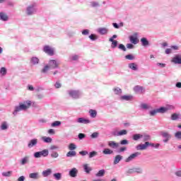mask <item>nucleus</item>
I'll return each mask as SVG.
<instances>
[{
  "instance_id": "nucleus-1",
  "label": "nucleus",
  "mask_w": 181,
  "mask_h": 181,
  "mask_svg": "<svg viewBox=\"0 0 181 181\" xmlns=\"http://www.w3.org/2000/svg\"><path fill=\"white\" fill-rule=\"evenodd\" d=\"M148 146H151L152 148H155L156 149H158L159 146H160V144H153L149 141H146L144 144H141L136 146V151H145Z\"/></svg>"
},
{
  "instance_id": "nucleus-2",
  "label": "nucleus",
  "mask_w": 181,
  "mask_h": 181,
  "mask_svg": "<svg viewBox=\"0 0 181 181\" xmlns=\"http://www.w3.org/2000/svg\"><path fill=\"white\" fill-rule=\"evenodd\" d=\"M37 12V4L36 3H32L31 4L28 5L26 7L25 9V14L28 16H32L35 15Z\"/></svg>"
},
{
  "instance_id": "nucleus-3",
  "label": "nucleus",
  "mask_w": 181,
  "mask_h": 181,
  "mask_svg": "<svg viewBox=\"0 0 181 181\" xmlns=\"http://www.w3.org/2000/svg\"><path fill=\"white\" fill-rule=\"evenodd\" d=\"M26 105H24L23 103H19V105H16L14 107V111L13 112V115L16 117V115H18V112H21V111H26Z\"/></svg>"
},
{
  "instance_id": "nucleus-4",
  "label": "nucleus",
  "mask_w": 181,
  "mask_h": 181,
  "mask_svg": "<svg viewBox=\"0 0 181 181\" xmlns=\"http://www.w3.org/2000/svg\"><path fill=\"white\" fill-rule=\"evenodd\" d=\"M66 93L69 94V97H71V98H74V100L80 98V95H81V93H80L79 90H69Z\"/></svg>"
},
{
  "instance_id": "nucleus-5",
  "label": "nucleus",
  "mask_w": 181,
  "mask_h": 181,
  "mask_svg": "<svg viewBox=\"0 0 181 181\" xmlns=\"http://www.w3.org/2000/svg\"><path fill=\"white\" fill-rule=\"evenodd\" d=\"M33 156L34 158H42V156H43L44 158H46V156H49V150L44 149L41 151H37L34 153Z\"/></svg>"
},
{
  "instance_id": "nucleus-6",
  "label": "nucleus",
  "mask_w": 181,
  "mask_h": 181,
  "mask_svg": "<svg viewBox=\"0 0 181 181\" xmlns=\"http://www.w3.org/2000/svg\"><path fill=\"white\" fill-rule=\"evenodd\" d=\"M160 135L163 138H164V139L163 140V142H164L165 144H167V142H169V141H170V139H172V134H170L168 132L162 131L160 132Z\"/></svg>"
},
{
  "instance_id": "nucleus-7",
  "label": "nucleus",
  "mask_w": 181,
  "mask_h": 181,
  "mask_svg": "<svg viewBox=\"0 0 181 181\" xmlns=\"http://www.w3.org/2000/svg\"><path fill=\"white\" fill-rule=\"evenodd\" d=\"M129 175H132L133 173H138L139 175H142L144 173V170L139 167L130 168L127 171Z\"/></svg>"
},
{
  "instance_id": "nucleus-8",
  "label": "nucleus",
  "mask_w": 181,
  "mask_h": 181,
  "mask_svg": "<svg viewBox=\"0 0 181 181\" xmlns=\"http://www.w3.org/2000/svg\"><path fill=\"white\" fill-rule=\"evenodd\" d=\"M43 52L48 54V56H54V50L53 48L50 47L49 45H45L43 47Z\"/></svg>"
},
{
  "instance_id": "nucleus-9",
  "label": "nucleus",
  "mask_w": 181,
  "mask_h": 181,
  "mask_svg": "<svg viewBox=\"0 0 181 181\" xmlns=\"http://www.w3.org/2000/svg\"><path fill=\"white\" fill-rule=\"evenodd\" d=\"M60 63L54 59H50L48 62V65L51 69H59Z\"/></svg>"
},
{
  "instance_id": "nucleus-10",
  "label": "nucleus",
  "mask_w": 181,
  "mask_h": 181,
  "mask_svg": "<svg viewBox=\"0 0 181 181\" xmlns=\"http://www.w3.org/2000/svg\"><path fill=\"white\" fill-rule=\"evenodd\" d=\"M141 156L140 152H135L132 154H131L127 158L125 159V162L129 163L132 162V160H134V159H136L138 156Z\"/></svg>"
},
{
  "instance_id": "nucleus-11",
  "label": "nucleus",
  "mask_w": 181,
  "mask_h": 181,
  "mask_svg": "<svg viewBox=\"0 0 181 181\" xmlns=\"http://www.w3.org/2000/svg\"><path fill=\"white\" fill-rule=\"evenodd\" d=\"M148 114H149L150 117H155V115H156V114H163V112L162 110V107H160L159 108H156V109L149 111Z\"/></svg>"
},
{
  "instance_id": "nucleus-12",
  "label": "nucleus",
  "mask_w": 181,
  "mask_h": 181,
  "mask_svg": "<svg viewBox=\"0 0 181 181\" xmlns=\"http://www.w3.org/2000/svg\"><path fill=\"white\" fill-rule=\"evenodd\" d=\"M129 40L133 45H138L139 42V40H138V33H135L133 35H130Z\"/></svg>"
},
{
  "instance_id": "nucleus-13",
  "label": "nucleus",
  "mask_w": 181,
  "mask_h": 181,
  "mask_svg": "<svg viewBox=\"0 0 181 181\" xmlns=\"http://www.w3.org/2000/svg\"><path fill=\"white\" fill-rule=\"evenodd\" d=\"M76 122L78 124H91V120H90L89 119H86L84 117H78L76 119Z\"/></svg>"
},
{
  "instance_id": "nucleus-14",
  "label": "nucleus",
  "mask_w": 181,
  "mask_h": 181,
  "mask_svg": "<svg viewBox=\"0 0 181 181\" xmlns=\"http://www.w3.org/2000/svg\"><path fill=\"white\" fill-rule=\"evenodd\" d=\"M161 110L163 111V114H166L167 112L175 110V106L172 105H166L165 107H161Z\"/></svg>"
},
{
  "instance_id": "nucleus-15",
  "label": "nucleus",
  "mask_w": 181,
  "mask_h": 181,
  "mask_svg": "<svg viewBox=\"0 0 181 181\" xmlns=\"http://www.w3.org/2000/svg\"><path fill=\"white\" fill-rule=\"evenodd\" d=\"M78 173V170L76 168H73L69 172V175L71 177H77V175Z\"/></svg>"
},
{
  "instance_id": "nucleus-16",
  "label": "nucleus",
  "mask_w": 181,
  "mask_h": 181,
  "mask_svg": "<svg viewBox=\"0 0 181 181\" xmlns=\"http://www.w3.org/2000/svg\"><path fill=\"white\" fill-rule=\"evenodd\" d=\"M134 91L135 93H138L139 94H142L145 91V89L144 88V86H135L134 87Z\"/></svg>"
},
{
  "instance_id": "nucleus-17",
  "label": "nucleus",
  "mask_w": 181,
  "mask_h": 181,
  "mask_svg": "<svg viewBox=\"0 0 181 181\" xmlns=\"http://www.w3.org/2000/svg\"><path fill=\"white\" fill-rule=\"evenodd\" d=\"M173 63H175V64H181V54H177L175 55L173 59Z\"/></svg>"
},
{
  "instance_id": "nucleus-18",
  "label": "nucleus",
  "mask_w": 181,
  "mask_h": 181,
  "mask_svg": "<svg viewBox=\"0 0 181 181\" xmlns=\"http://www.w3.org/2000/svg\"><path fill=\"white\" fill-rule=\"evenodd\" d=\"M37 139H33L30 140V141L28 144V148H33L34 146H36L37 145Z\"/></svg>"
},
{
  "instance_id": "nucleus-19",
  "label": "nucleus",
  "mask_w": 181,
  "mask_h": 181,
  "mask_svg": "<svg viewBox=\"0 0 181 181\" xmlns=\"http://www.w3.org/2000/svg\"><path fill=\"white\" fill-rule=\"evenodd\" d=\"M108 146H110V148H112V149H117V148L119 146V144L114 141H108Z\"/></svg>"
},
{
  "instance_id": "nucleus-20",
  "label": "nucleus",
  "mask_w": 181,
  "mask_h": 181,
  "mask_svg": "<svg viewBox=\"0 0 181 181\" xmlns=\"http://www.w3.org/2000/svg\"><path fill=\"white\" fill-rule=\"evenodd\" d=\"M9 20V17L4 12H0V21L3 22H6Z\"/></svg>"
},
{
  "instance_id": "nucleus-21",
  "label": "nucleus",
  "mask_w": 181,
  "mask_h": 181,
  "mask_svg": "<svg viewBox=\"0 0 181 181\" xmlns=\"http://www.w3.org/2000/svg\"><path fill=\"white\" fill-rule=\"evenodd\" d=\"M123 156H121V155H117L115 157V159H114V161H113V165H118V163L119 162H121L123 159Z\"/></svg>"
},
{
  "instance_id": "nucleus-22",
  "label": "nucleus",
  "mask_w": 181,
  "mask_h": 181,
  "mask_svg": "<svg viewBox=\"0 0 181 181\" xmlns=\"http://www.w3.org/2000/svg\"><path fill=\"white\" fill-rule=\"evenodd\" d=\"M79 59H80V56L76 54H72L69 57V62H77V60H78Z\"/></svg>"
},
{
  "instance_id": "nucleus-23",
  "label": "nucleus",
  "mask_w": 181,
  "mask_h": 181,
  "mask_svg": "<svg viewBox=\"0 0 181 181\" xmlns=\"http://www.w3.org/2000/svg\"><path fill=\"white\" fill-rule=\"evenodd\" d=\"M140 42L141 43V45L144 47H148V46H149V40H148V38L146 37H142L140 40Z\"/></svg>"
},
{
  "instance_id": "nucleus-24",
  "label": "nucleus",
  "mask_w": 181,
  "mask_h": 181,
  "mask_svg": "<svg viewBox=\"0 0 181 181\" xmlns=\"http://www.w3.org/2000/svg\"><path fill=\"white\" fill-rule=\"evenodd\" d=\"M108 28H99L98 29V33L102 35H107V33H108Z\"/></svg>"
},
{
  "instance_id": "nucleus-25",
  "label": "nucleus",
  "mask_w": 181,
  "mask_h": 181,
  "mask_svg": "<svg viewBox=\"0 0 181 181\" xmlns=\"http://www.w3.org/2000/svg\"><path fill=\"white\" fill-rule=\"evenodd\" d=\"M52 170L51 168H48L44 171H42V175L44 177H47V176H50V175L52 173Z\"/></svg>"
},
{
  "instance_id": "nucleus-26",
  "label": "nucleus",
  "mask_w": 181,
  "mask_h": 181,
  "mask_svg": "<svg viewBox=\"0 0 181 181\" xmlns=\"http://www.w3.org/2000/svg\"><path fill=\"white\" fill-rule=\"evenodd\" d=\"M128 67L129 69H130L131 70H133L134 71H137L138 70V65L134 62H132L129 64Z\"/></svg>"
},
{
  "instance_id": "nucleus-27",
  "label": "nucleus",
  "mask_w": 181,
  "mask_h": 181,
  "mask_svg": "<svg viewBox=\"0 0 181 181\" xmlns=\"http://www.w3.org/2000/svg\"><path fill=\"white\" fill-rule=\"evenodd\" d=\"M26 163H29V156H25L20 160V165L21 166L26 165Z\"/></svg>"
},
{
  "instance_id": "nucleus-28",
  "label": "nucleus",
  "mask_w": 181,
  "mask_h": 181,
  "mask_svg": "<svg viewBox=\"0 0 181 181\" xmlns=\"http://www.w3.org/2000/svg\"><path fill=\"white\" fill-rule=\"evenodd\" d=\"M112 91L115 93V95H121L122 94V89L119 87L113 88Z\"/></svg>"
},
{
  "instance_id": "nucleus-29",
  "label": "nucleus",
  "mask_w": 181,
  "mask_h": 181,
  "mask_svg": "<svg viewBox=\"0 0 181 181\" xmlns=\"http://www.w3.org/2000/svg\"><path fill=\"white\" fill-rule=\"evenodd\" d=\"M30 179H34L35 180L40 179V175H39V173H32L29 175Z\"/></svg>"
},
{
  "instance_id": "nucleus-30",
  "label": "nucleus",
  "mask_w": 181,
  "mask_h": 181,
  "mask_svg": "<svg viewBox=\"0 0 181 181\" xmlns=\"http://www.w3.org/2000/svg\"><path fill=\"white\" fill-rule=\"evenodd\" d=\"M143 137H144V135L141 134H134L132 136V139L133 141H139V139H142Z\"/></svg>"
},
{
  "instance_id": "nucleus-31",
  "label": "nucleus",
  "mask_w": 181,
  "mask_h": 181,
  "mask_svg": "<svg viewBox=\"0 0 181 181\" xmlns=\"http://www.w3.org/2000/svg\"><path fill=\"white\" fill-rule=\"evenodd\" d=\"M132 98H134V96L131 95H125L120 97V99L124 101H131Z\"/></svg>"
},
{
  "instance_id": "nucleus-32",
  "label": "nucleus",
  "mask_w": 181,
  "mask_h": 181,
  "mask_svg": "<svg viewBox=\"0 0 181 181\" xmlns=\"http://www.w3.org/2000/svg\"><path fill=\"white\" fill-rule=\"evenodd\" d=\"M77 152L76 151H72L70 150L67 153H66V158H73L74 156H76Z\"/></svg>"
},
{
  "instance_id": "nucleus-33",
  "label": "nucleus",
  "mask_w": 181,
  "mask_h": 181,
  "mask_svg": "<svg viewBox=\"0 0 181 181\" xmlns=\"http://www.w3.org/2000/svg\"><path fill=\"white\" fill-rule=\"evenodd\" d=\"M39 62H40L39 58L36 57H33L30 59V63L34 66H36V64H39Z\"/></svg>"
},
{
  "instance_id": "nucleus-34",
  "label": "nucleus",
  "mask_w": 181,
  "mask_h": 181,
  "mask_svg": "<svg viewBox=\"0 0 181 181\" xmlns=\"http://www.w3.org/2000/svg\"><path fill=\"white\" fill-rule=\"evenodd\" d=\"M42 141H43V142H45V144H52V141H53V139H52L51 137H47V136H42L41 138Z\"/></svg>"
},
{
  "instance_id": "nucleus-35",
  "label": "nucleus",
  "mask_w": 181,
  "mask_h": 181,
  "mask_svg": "<svg viewBox=\"0 0 181 181\" xmlns=\"http://www.w3.org/2000/svg\"><path fill=\"white\" fill-rule=\"evenodd\" d=\"M83 170L86 173L88 174L91 170H93V168L91 167L88 166V164H84L83 165Z\"/></svg>"
},
{
  "instance_id": "nucleus-36",
  "label": "nucleus",
  "mask_w": 181,
  "mask_h": 181,
  "mask_svg": "<svg viewBox=\"0 0 181 181\" xmlns=\"http://www.w3.org/2000/svg\"><path fill=\"white\" fill-rule=\"evenodd\" d=\"M12 173H13V172L10 170L7 172H3L1 175L3 177H11V176H12Z\"/></svg>"
},
{
  "instance_id": "nucleus-37",
  "label": "nucleus",
  "mask_w": 181,
  "mask_h": 181,
  "mask_svg": "<svg viewBox=\"0 0 181 181\" xmlns=\"http://www.w3.org/2000/svg\"><path fill=\"white\" fill-rule=\"evenodd\" d=\"M89 114L91 118H95L97 117V110L90 109L89 110Z\"/></svg>"
},
{
  "instance_id": "nucleus-38",
  "label": "nucleus",
  "mask_w": 181,
  "mask_h": 181,
  "mask_svg": "<svg viewBox=\"0 0 181 181\" xmlns=\"http://www.w3.org/2000/svg\"><path fill=\"white\" fill-rule=\"evenodd\" d=\"M0 129L1 131H6V129H8V122H3L0 126Z\"/></svg>"
},
{
  "instance_id": "nucleus-39",
  "label": "nucleus",
  "mask_w": 181,
  "mask_h": 181,
  "mask_svg": "<svg viewBox=\"0 0 181 181\" xmlns=\"http://www.w3.org/2000/svg\"><path fill=\"white\" fill-rule=\"evenodd\" d=\"M105 175V170H100L98 173L95 174L96 177H103Z\"/></svg>"
},
{
  "instance_id": "nucleus-40",
  "label": "nucleus",
  "mask_w": 181,
  "mask_h": 181,
  "mask_svg": "<svg viewBox=\"0 0 181 181\" xmlns=\"http://www.w3.org/2000/svg\"><path fill=\"white\" fill-rule=\"evenodd\" d=\"M180 115H179L177 113L172 114L171 116H170L171 121H177V119H179Z\"/></svg>"
},
{
  "instance_id": "nucleus-41",
  "label": "nucleus",
  "mask_w": 181,
  "mask_h": 181,
  "mask_svg": "<svg viewBox=\"0 0 181 181\" xmlns=\"http://www.w3.org/2000/svg\"><path fill=\"white\" fill-rule=\"evenodd\" d=\"M112 153H114V151L110 148H105L103 151V155H112Z\"/></svg>"
},
{
  "instance_id": "nucleus-42",
  "label": "nucleus",
  "mask_w": 181,
  "mask_h": 181,
  "mask_svg": "<svg viewBox=\"0 0 181 181\" xmlns=\"http://www.w3.org/2000/svg\"><path fill=\"white\" fill-rule=\"evenodd\" d=\"M50 66H49V64L45 65L43 69L41 70V73H42L43 74H46V73H47L48 71L50 70Z\"/></svg>"
},
{
  "instance_id": "nucleus-43",
  "label": "nucleus",
  "mask_w": 181,
  "mask_h": 181,
  "mask_svg": "<svg viewBox=\"0 0 181 181\" xmlns=\"http://www.w3.org/2000/svg\"><path fill=\"white\" fill-rule=\"evenodd\" d=\"M53 177H54L55 180H62V173H54Z\"/></svg>"
},
{
  "instance_id": "nucleus-44",
  "label": "nucleus",
  "mask_w": 181,
  "mask_h": 181,
  "mask_svg": "<svg viewBox=\"0 0 181 181\" xmlns=\"http://www.w3.org/2000/svg\"><path fill=\"white\" fill-rule=\"evenodd\" d=\"M68 149H69V151H75V149H77V146L74 143H71L68 146Z\"/></svg>"
},
{
  "instance_id": "nucleus-45",
  "label": "nucleus",
  "mask_w": 181,
  "mask_h": 181,
  "mask_svg": "<svg viewBox=\"0 0 181 181\" xmlns=\"http://www.w3.org/2000/svg\"><path fill=\"white\" fill-rule=\"evenodd\" d=\"M60 125H62V122L60 121H54L51 124V127H52V128H56V127H60Z\"/></svg>"
},
{
  "instance_id": "nucleus-46",
  "label": "nucleus",
  "mask_w": 181,
  "mask_h": 181,
  "mask_svg": "<svg viewBox=\"0 0 181 181\" xmlns=\"http://www.w3.org/2000/svg\"><path fill=\"white\" fill-rule=\"evenodd\" d=\"M7 70L5 67H1L0 69V74L1 77H4V76H6Z\"/></svg>"
},
{
  "instance_id": "nucleus-47",
  "label": "nucleus",
  "mask_w": 181,
  "mask_h": 181,
  "mask_svg": "<svg viewBox=\"0 0 181 181\" xmlns=\"http://www.w3.org/2000/svg\"><path fill=\"white\" fill-rule=\"evenodd\" d=\"M140 108H141V110H149V108H151V106L146 103H141L140 105Z\"/></svg>"
},
{
  "instance_id": "nucleus-48",
  "label": "nucleus",
  "mask_w": 181,
  "mask_h": 181,
  "mask_svg": "<svg viewBox=\"0 0 181 181\" xmlns=\"http://www.w3.org/2000/svg\"><path fill=\"white\" fill-rule=\"evenodd\" d=\"M90 6L91 8H98L100 6V3L98 1H91Z\"/></svg>"
},
{
  "instance_id": "nucleus-49",
  "label": "nucleus",
  "mask_w": 181,
  "mask_h": 181,
  "mask_svg": "<svg viewBox=\"0 0 181 181\" xmlns=\"http://www.w3.org/2000/svg\"><path fill=\"white\" fill-rule=\"evenodd\" d=\"M110 42H112V44H111L112 49H115V47H117V46H118V41L110 40Z\"/></svg>"
},
{
  "instance_id": "nucleus-50",
  "label": "nucleus",
  "mask_w": 181,
  "mask_h": 181,
  "mask_svg": "<svg viewBox=\"0 0 181 181\" xmlns=\"http://www.w3.org/2000/svg\"><path fill=\"white\" fill-rule=\"evenodd\" d=\"M59 156V153L57 151H52L50 153V157L52 158H56Z\"/></svg>"
},
{
  "instance_id": "nucleus-51",
  "label": "nucleus",
  "mask_w": 181,
  "mask_h": 181,
  "mask_svg": "<svg viewBox=\"0 0 181 181\" xmlns=\"http://www.w3.org/2000/svg\"><path fill=\"white\" fill-rule=\"evenodd\" d=\"M143 141L144 142H148V141H151V136L148 134L143 135Z\"/></svg>"
},
{
  "instance_id": "nucleus-52",
  "label": "nucleus",
  "mask_w": 181,
  "mask_h": 181,
  "mask_svg": "<svg viewBox=\"0 0 181 181\" xmlns=\"http://www.w3.org/2000/svg\"><path fill=\"white\" fill-rule=\"evenodd\" d=\"M124 57L127 60H135V57L133 56L132 54H129L126 55Z\"/></svg>"
},
{
  "instance_id": "nucleus-53",
  "label": "nucleus",
  "mask_w": 181,
  "mask_h": 181,
  "mask_svg": "<svg viewBox=\"0 0 181 181\" xmlns=\"http://www.w3.org/2000/svg\"><path fill=\"white\" fill-rule=\"evenodd\" d=\"M127 134H128V131H127V129L119 131V136H123V135H127Z\"/></svg>"
},
{
  "instance_id": "nucleus-54",
  "label": "nucleus",
  "mask_w": 181,
  "mask_h": 181,
  "mask_svg": "<svg viewBox=\"0 0 181 181\" xmlns=\"http://www.w3.org/2000/svg\"><path fill=\"white\" fill-rule=\"evenodd\" d=\"M23 104L27 107L26 110H28V108H29L30 107V105H32V101L25 100V101H24V103H23Z\"/></svg>"
},
{
  "instance_id": "nucleus-55",
  "label": "nucleus",
  "mask_w": 181,
  "mask_h": 181,
  "mask_svg": "<svg viewBox=\"0 0 181 181\" xmlns=\"http://www.w3.org/2000/svg\"><path fill=\"white\" fill-rule=\"evenodd\" d=\"M175 138L176 139H178L179 141L181 140V132H177L175 133Z\"/></svg>"
},
{
  "instance_id": "nucleus-56",
  "label": "nucleus",
  "mask_w": 181,
  "mask_h": 181,
  "mask_svg": "<svg viewBox=\"0 0 181 181\" xmlns=\"http://www.w3.org/2000/svg\"><path fill=\"white\" fill-rule=\"evenodd\" d=\"M118 49L122 50L123 52H127V47H125V45L123 44H119Z\"/></svg>"
},
{
  "instance_id": "nucleus-57",
  "label": "nucleus",
  "mask_w": 181,
  "mask_h": 181,
  "mask_svg": "<svg viewBox=\"0 0 181 181\" xmlns=\"http://www.w3.org/2000/svg\"><path fill=\"white\" fill-rule=\"evenodd\" d=\"M82 35L83 36H88L90 35V30L88 29H84L82 30Z\"/></svg>"
},
{
  "instance_id": "nucleus-58",
  "label": "nucleus",
  "mask_w": 181,
  "mask_h": 181,
  "mask_svg": "<svg viewBox=\"0 0 181 181\" xmlns=\"http://www.w3.org/2000/svg\"><path fill=\"white\" fill-rule=\"evenodd\" d=\"M88 155H89V158H94V156H97L98 153H97V151H93L90 152Z\"/></svg>"
},
{
  "instance_id": "nucleus-59",
  "label": "nucleus",
  "mask_w": 181,
  "mask_h": 181,
  "mask_svg": "<svg viewBox=\"0 0 181 181\" xmlns=\"http://www.w3.org/2000/svg\"><path fill=\"white\" fill-rule=\"evenodd\" d=\"M89 39H90V40H97L98 39V37H97V35L95 34H91L90 35H89Z\"/></svg>"
},
{
  "instance_id": "nucleus-60",
  "label": "nucleus",
  "mask_w": 181,
  "mask_h": 181,
  "mask_svg": "<svg viewBox=\"0 0 181 181\" xmlns=\"http://www.w3.org/2000/svg\"><path fill=\"white\" fill-rule=\"evenodd\" d=\"M78 139H80V140L84 139V138H86V134H83V133H79V134H78Z\"/></svg>"
},
{
  "instance_id": "nucleus-61",
  "label": "nucleus",
  "mask_w": 181,
  "mask_h": 181,
  "mask_svg": "<svg viewBox=\"0 0 181 181\" xmlns=\"http://www.w3.org/2000/svg\"><path fill=\"white\" fill-rule=\"evenodd\" d=\"M129 141L127 139H123L120 141V145H128Z\"/></svg>"
},
{
  "instance_id": "nucleus-62",
  "label": "nucleus",
  "mask_w": 181,
  "mask_h": 181,
  "mask_svg": "<svg viewBox=\"0 0 181 181\" xmlns=\"http://www.w3.org/2000/svg\"><path fill=\"white\" fill-rule=\"evenodd\" d=\"M90 137L93 139H95V138H98V132H94L90 135Z\"/></svg>"
},
{
  "instance_id": "nucleus-63",
  "label": "nucleus",
  "mask_w": 181,
  "mask_h": 181,
  "mask_svg": "<svg viewBox=\"0 0 181 181\" xmlns=\"http://www.w3.org/2000/svg\"><path fill=\"white\" fill-rule=\"evenodd\" d=\"M127 151V147L122 146L118 150V153H121L122 152H125Z\"/></svg>"
},
{
  "instance_id": "nucleus-64",
  "label": "nucleus",
  "mask_w": 181,
  "mask_h": 181,
  "mask_svg": "<svg viewBox=\"0 0 181 181\" xmlns=\"http://www.w3.org/2000/svg\"><path fill=\"white\" fill-rule=\"evenodd\" d=\"M55 88H62V83L60 82L57 81L54 84Z\"/></svg>"
}]
</instances>
